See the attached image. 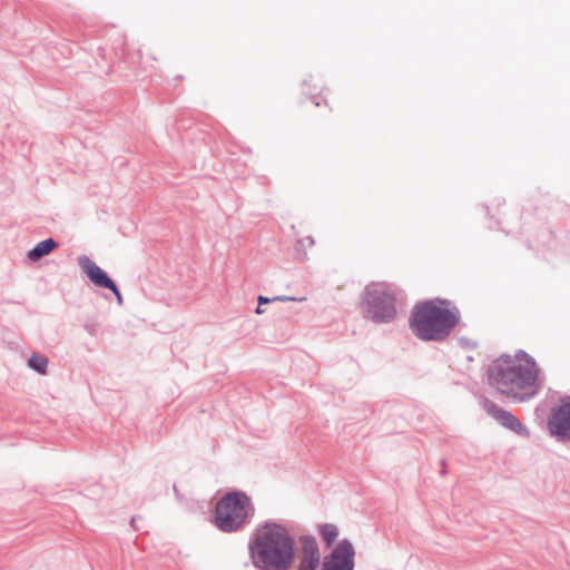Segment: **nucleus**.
I'll use <instances>...</instances> for the list:
<instances>
[{
    "instance_id": "1",
    "label": "nucleus",
    "mask_w": 570,
    "mask_h": 570,
    "mask_svg": "<svg viewBox=\"0 0 570 570\" xmlns=\"http://www.w3.org/2000/svg\"><path fill=\"white\" fill-rule=\"evenodd\" d=\"M248 554L256 570H289L296 556L295 539L283 524L267 521L256 528Z\"/></svg>"
},
{
    "instance_id": "2",
    "label": "nucleus",
    "mask_w": 570,
    "mask_h": 570,
    "mask_svg": "<svg viewBox=\"0 0 570 570\" xmlns=\"http://www.w3.org/2000/svg\"><path fill=\"white\" fill-rule=\"evenodd\" d=\"M522 356L524 364L508 357L494 361L488 367L489 384L500 394L518 402H524L539 392V367L533 357L524 351L517 353Z\"/></svg>"
},
{
    "instance_id": "3",
    "label": "nucleus",
    "mask_w": 570,
    "mask_h": 570,
    "mask_svg": "<svg viewBox=\"0 0 570 570\" xmlns=\"http://www.w3.org/2000/svg\"><path fill=\"white\" fill-rule=\"evenodd\" d=\"M459 308L449 299L435 297L414 305L409 324L422 341L443 342L459 324Z\"/></svg>"
},
{
    "instance_id": "4",
    "label": "nucleus",
    "mask_w": 570,
    "mask_h": 570,
    "mask_svg": "<svg viewBox=\"0 0 570 570\" xmlns=\"http://www.w3.org/2000/svg\"><path fill=\"white\" fill-rule=\"evenodd\" d=\"M254 513L255 508L245 492H228L216 503L214 523L223 532H237L252 522Z\"/></svg>"
},
{
    "instance_id": "5",
    "label": "nucleus",
    "mask_w": 570,
    "mask_h": 570,
    "mask_svg": "<svg viewBox=\"0 0 570 570\" xmlns=\"http://www.w3.org/2000/svg\"><path fill=\"white\" fill-rule=\"evenodd\" d=\"M362 312L375 323H390L396 317V288L389 283H371L363 292Z\"/></svg>"
},
{
    "instance_id": "6",
    "label": "nucleus",
    "mask_w": 570,
    "mask_h": 570,
    "mask_svg": "<svg viewBox=\"0 0 570 570\" xmlns=\"http://www.w3.org/2000/svg\"><path fill=\"white\" fill-rule=\"evenodd\" d=\"M548 429L558 441H570V396L562 397L560 403L551 409Z\"/></svg>"
},
{
    "instance_id": "7",
    "label": "nucleus",
    "mask_w": 570,
    "mask_h": 570,
    "mask_svg": "<svg viewBox=\"0 0 570 570\" xmlns=\"http://www.w3.org/2000/svg\"><path fill=\"white\" fill-rule=\"evenodd\" d=\"M355 550L352 542L343 539L326 554L321 563V570H354Z\"/></svg>"
},
{
    "instance_id": "8",
    "label": "nucleus",
    "mask_w": 570,
    "mask_h": 570,
    "mask_svg": "<svg viewBox=\"0 0 570 570\" xmlns=\"http://www.w3.org/2000/svg\"><path fill=\"white\" fill-rule=\"evenodd\" d=\"M78 264L95 286L110 289L117 297L118 304H122V295L119 288L101 267L86 255H80L78 257Z\"/></svg>"
},
{
    "instance_id": "9",
    "label": "nucleus",
    "mask_w": 570,
    "mask_h": 570,
    "mask_svg": "<svg viewBox=\"0 0 570 570\" xmlns=\"http://www.w3.org/2000/svg\"><path fill=\"white\" fill-rule=\"evenodd\" d=\"M484 411L492 416L495 421H498L502 426L513 431L514 433L529 436V430L520 422V420L512 414L510 411H507L494 402L490 400H484L483 402Z\"/></svg>"
},
{
    "instance_id": "10",
    "label": "nucleus",
    "mask_w": 570,
    "mask_h": 570,
    "mask_svg": "<svg viewBox=\"0 0 570 570\" xmlns=\"http://www.w3.org/2000/svg\"><path fill=\"white\" fill-rule=\"evenodd\" d=\"M302 554L296 570H317L321 566V553L316 539L313 535L301 537Z\"/></svg>"
},
{
    "instance_id": "11",
    "label": "nucleus",
    "mask_w": 570,
    "mask_h": 570,
    "mask_svg": "<svg viewBox=\"0 0 570 570\" xmlns=\"http://www.w3.org/2000/svg\"><path fill=\"white\" fill-rule=\"evenodd\" d=\"M58 246L57 242L52 238H47L39 242L31 250L28 252V258L32 262L50 254Z\"/></svg>"
},
{
    "instance_id": "12",
    "label": "nucleus",
    "mask_w": 570,
    "mask_h": 570,
    "mask_svg": "<svg viewBox=\"0 0 570 570\" xmlns=\"http://www.w3.org/2000/svg\"><path fill=\"white\" fill-rule=\"evenodd\" d=\"M28 366L39 374H46L48 367V357L45 355L33 353L28 358Z\"/></svg>"
},
{
    "instance_id": "13",
    "label": "nucleus",
    "mask_w": 570,
    "mask_h": 570,
    "mask_svg": "<svg viewBox=\"0 0 570 570\" xmlns=\"http://www.w3.org/2000/svg\"><path fill=\"white\" fill-rule=\"evenodd\" d=\"M320 534L327 547L332 546L338 535L337 527L332 523H324L318 527Z\"/></svg>"
},
{
    "instance_id": "14",
    "label": "nucleus",
    "mask_w": 570,
    "mask_h": 570,
    "mask_svg": "<svg viewBox=\"0 0 570 570\" xmlns=\"http://www.w3.org/2000/svg\"><path fill=\"white\" fill-rule=\"evenodd\" d=\"M304 298H295V297H291V296H276L274 298H268V297H265V296H258V304L262 305V304H267L272 301H282V302H288V301H303Z\"/></svg>"
},
{
    "instance_id": "15",
    "label": "nucleus",
    "mask_w": 570,
    "mask_h": 570,
    "mask_svg": "<svg viewBox=\"0 0 570 570\" xmlns=\"http://www.w3.org/2000/svg\"><path fill=\"white\" fill-rule=\"evenodd\" d=\"M85 330L90 334V335H96L97 333V325L96 323L94 322H86L85 325H83Z\"/></svg>"
},
{
    "instance_id": "16",
    "label": "nucleus",
    "mask_w": 570,
    "mask_h": 570,
    "mask_svg": "<svg viewBox=\"0 0 570 570\" xmlns=\"http://www.w3.org/2000/svg\"><path fill=\"white\" fill-rule=\"evenodd\" d=\"M441 464H442V466H441V472L440 473H441V475H445L446 474V461L442 460Z\"/></svg>"
},
{
    "instance_id": "17",
    "label": "nucleus",
    "mask_w": 570,
    "mask_h": 570,
    "mask_svg": "<svg viewBox=\"0 0 570 570\" xmlns=\"http://www.w3.org/2000/svg\"><path fill=\"white\" fill-rule=\"evenodd\" d=\"M306 243H308V246H313L314 245L313 237L312 236L306 237Z\"/></svg>"
},
{
    "instance_id": "18",
    "label": "nucleus",
    "mask_w": 570,
    "mask_h": 570,
    "mask_svg": "<svg viewBox=\"0 0 570 570\" xmlns=\"http://www.w3.org/2000/svg\"><path fill=\"white\" fill-rule=\"evenodd\" d=\"M256 313L257 314H262L263 313V309L261 308V305L258 304L257 308H256Z\"/></svg>"
}]
</instances>
